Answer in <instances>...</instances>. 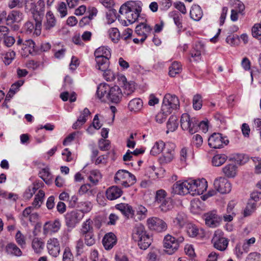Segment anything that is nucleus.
<instances>
[{
	"instance_id": "1",
	"label": "nucleus",
	"mask_w": 261,
	"mask_h": 261,
	"mask_svg": "<svg viewBox=\"0 0 261 261\" xmlns=\"http://www.w3.org/2000/svg\"><path fill=\"white\" fill-rule=\"evenodd\" d=\"M142 8L140 2L129 1L123 4L120 8L119 13L124 15L127 22L124 20V25H128L135 22L138 19Z\"/></svg>"
},
{
	"instance_id": "2",
	"label": "nucleus",
	"mask_w": 261,
	"mask_h": 261,
	"mask_svg": "<svg viewBox=\"0 0 261 261\" xmlns=\"http://www.w3.org/2000/svg\"><path fill=\"white\" fill-rule=\"evenodd\" d=\"M132 238L135 241L138 242V245L141 249H146L151 243V239L147 233L144 226L141 223H138L135 226L133 230Z\"/></svg>"
},
{
	"instance_id": "3",
	"label": "nucleus",
	"mask_w": 261,
	"mask_h": 261,
	"mask_svg": "<svg viewBox=\"0 0 261 261\" xmlns=\"http://www.w3.org/2000/svg\"><path fill=\"white\" fill-rule=\"evenodd\" d=\"M184 241L183 237L177 238L173 237L170 234H167L164 239V251L169 255L174 253L178 249L179 244Z\"/></svg>"
},
{
	"instance_id": "4",
	"label": "nucleus",
	"mask_w": 261,
	"mask_h": 261,
	"mask_svg": "<svg viewBox=\"0 0 261 261\" xmlns=\"http://www.w3.org/2000/svg\"><path fill=\"white\" fill-rule=\"evenodd\" d=\"M114 181L124 187H128L136 181L135 176L125 170H119L115 174Z\"/></svg>"
},
{
	"instance_id": "5",
	"label": "nucleus",
	"mask_w": 261,
	"mask_h": 261,
	"mask_svg": "<svg viewBox=\"0 0 261 261\" xmlns=\"http://www.w3.org/2000/svg\"><path fill=\"white\" fill-rule=\"evenodd\" d=\"M180 126L183 130H186L193 134L198 130V120L194 117H191L187 113L183 114L180 118Z\"/></svg>"
},
{
	"instance_id": "6",
	"label": "nucleus",
	"mask_w": 261,
	"mask_h": 261,
	"mask_svg": "<svg viewBox=\"0 0 261 261\" xmlns=\"http://www.w3.org/2000/svg\"><path fill=\"white\" fill-rule=\"evenodd\" d=\"M190 194L192 195H198L203 193L207 188V183L204 178L189 179Z\"/></svg>"
},
{
	"instance_id": "7",
	"label": "nucleus",
	"mask_w": 261,
	"mask_h": 261,
	"mask_svg": "<svg viewBox=\"0 0 261 261\" xmlns=\"http://www.w3.org/2000/svg\"><path fill=\"white\" fill-rule=\"evenodd\" d=\"M179 107V101L175 95L170 94L165 95L162 106V111H164L167 114H171L173 110L177 109Z\"/></svg>"
},
{
	"instance_id": "8",
	"label": "nucleus",
	"mask_w": 261,
	"mask_h": 261,
	"mask_svg": "<svg viewBox=\"0 0 261 261\" xmlns=\"http://www.w3.org/2000/svg\"><path fill=\"white\" fill-rule=\"evenodd\" d=\"M229 141L226 137H223L220 133H214L210 136L208 139V146L213 148H223L226 145Z\"/></svg>"
},
{
	"instance_id": "9",
	"label": "nucleus",
	"mask_w": 261,
	"mask_h": 261,
	"mask_svg": "<svg viewBox=\"0 0 261 261\" xmlns=\"http://www.w3.org/2000/svg\"><path fill=\"white\" fill-rule=\"evenodd\" d=\"M34 19L35 24H34L30 21H28L23 27V31L27 34L38 36L41 33L42 23L41 20L37 19L36 18Z\"/></svg>"
},
{
	"instance_id": "10",
	"label": "nucleus",
	"mask_w": 261,
	"mask_h": 261,
	"mask_svg": "<svg viewBox=\"0 0 261 261\" xmlns=\"http://www.w3.org/2000/svg\"><path fill=\"white\" fill-rule=\"evenodd\" d=\"M212 241L214 247L222 251L226 249L229 242L227 239L224 237L223 232L219 230L215 231Z\"/></svg>"
},
{
	"instance_id": "11",
	"label": "nucleus",
	"mask_w": 261,
	"mask_h": 261,
	"mask_svg": "<svg viewBox=\"0 0 261 261\" xmlns=\"http://www.w3.org/2000/svg\"><path fill=\"white\" fill-rule=\"evenodd\" d=\"M83 213L79 211L68 212L65 216V222L69 227L73 228L83 218Z\"/></svg>"
},
{
	"instance_id": "12",
	"label": "nucleus",
	"mask_w": 261,
	"mask_h": 261,
	"mask_svg": "<svg viewBox=\"0 0 261 261\" xmlns=\"http://www.w3.org/2000/svg\"><path fill=\"white\" fill-rule=\"evenodd\" d=\"M147 223L150 229L158 232L165 231L167 228L166 222L158 217H151L148 219Z\"/></svg>"
},
{
	"instance_id": "13",
	"label": "nucleus",
	"mask_w": 261,
	"mask_h": 261,
	"mask_svg": "<svg viewBox=\"0 0 261 261\" xmlns=\"http://www.w3.org/2000/svg\"><path fill=\"white\" fill-rule=\"evenodd\" d=\"M46 247L49 254L53 257H56L59 255L61 247L59 241L57 238L48 239L46 243Z\"/></svg>"
},
{
	"instance_id": "14",
	"label": "nucleus",
	"mask_w": 261,
	"mask_h": 261,
	"mask_svg": "<svg viewBox=\"0 0 261 261\" xmlns=\"http://www.w3.org/2000/svg\"><path fill=\"white\" fill-rule=\"evenodd\" d=\"M214 186L216 190L222 194L228 193L231 189V184L224 177H221L216 179Z\"/></svg>"
},
{
	"instance_id": "15",
	"label": "nucleus",
	"mask_w": 261,
	"mask_h": 261,
	"mask_svg": "<svg viewBox=\"0 0 261 261\" xmlns=\"http://www.w3.org/2000/svg\"><path fill=\"white\" fill-rule=\"evenodd\" d=\"M203 219L205 224L212 228H215L218 226L221 222L220 217L216 214L215 211L210 212L203 215Z\"/></svg>"
},
{
	"instance_id": "16",
	"label": "nucleus",
	"mask_w": 261,
	"mask_h": 261,
	"mask_svg": "<svg viewBox=\"0 0 261 261\" xmlns=\"http://www.w3.org/2000/svg\"><path fill=\"white\" fill-rule=\"evenodd\" d=\"M175 145L173 143H167L165 147V151L160 158V161L162 164L171 162L174 156Z\"/></svg>"
},
{
	"instance_id": "17",
	"label": "nucleus",
	"mask_w": 261,
	"mask_h": 261,
	"mask_svg": "<svg viewBox=\"0 0 261 261\" xmlns=\"http://www.w3.org/2000/svg\"><path fill=\"white\" fill-rule=\"evenodd\" d=\"M44 3L42 0H39L37 3H34L32 1L27 0L25 3V8L27 10H29L31 12L33 15L34 18H35V15L37 14L40 15L39 11H43L44 8Z\"/></svg>"
},
{
	"instance_id": "18",
	"label": "nucleus",
	"mask_w": 261,
	"mask_h": 261,
	"mask_svg": "<svg viewBox=\"0 0 261 261\" xmlns=\"http://www.w3.org/2000/svg\"><path fill=\"white\" fill-rule=\"evenodd\" d=\"M172 192L175 194L186 195L190 194L188 179L184 181H178L172 187Z\"/></svg>"
},
{
	"instance_id": "19",
	"label": "nucleus",
	"mask_w": 261,
	"mask_h": 261,
	"mask_svg": "<svg viewBox=\"0 0 261 261\" xmlns=\"http://www.w3.org/2000/svg\"><path fill=\"white\" fill-rule=\"evenodd\" d=\"M108 100L114 103H119L122 98V93L121 89L117 86L110 87L109 92L107 95Z\"/></svg>"
},
{
	"instance_id": "20",
	"label": "nucleus",
	"mask_w": 261,
	"mask_h": 261,
	"mask_svg": "<svg viewBox=\"0 0 261 261\" xmlns=\"http://www.w3.org/2000/svg\"><path fill=\"white\" fill-rule=\"evenodd\" d=\"M151 31V27L146 23H141L135 29V32L141 37V42H143Z\"/></svg>"
},
{
	"instance_id": "21",
	"label": "nucleus",
	"mask_w": 261,
	"mask_h": 261,
	"mask_svg": "<svg viewBox=\"0 0 261 261\" xmlns=\"http://www.w3.org/2000/svg\"><path fill=\"white\" fill-rule=\"evenodd\" d=\"M61 227V223L58 219L53 221L46 222L43 228L44 234H51L58 231Z\"/></svg>"
},
{
	"instance_id": "22",
	"label": "nucleus",
	"mask_w": 261,
	"mask_h": 261,
	"mask_svg": "<svg viewBox=\"0 0 261 261\" xmlns=\"http://www.w3.org/2000/svg\"><path fill=\"white\" fill-rule=\"evenodd\" d=\"M57 23V19L53 13L50 11L47 12L43 21L44 30L47 31H50L56 25Z\"/></svg>"
},
{
	"instance_id": "23",
	"label": "nucleus",
	"mask_w": 261,
	"mask_h": 261,
	"mask_svg": "<svg viewBox=\"0 0 261 261\" xmlns=\"http://www.w3.org/2000/svg\"><path fill=\"white\" fill-rule=\"evenodd\" d=\"M33 234L34 237L32 239V248L35 253L41 254L44 247V243L41 238L36 237L35 230L33 231Z\"/></svg>"
},
{
	"instance_id": "24",
	"label": "nucleus",
	"mask_w": 261,
	"mask_h": 261,
	"mask_svg": "<svg viewBox=\"0 0 261 261\" xmlns=\"http://www.w3.org/2000/svg\"><path fill=\"white\" fill-rule=\"evenodd\" d=\"M117 238L116 236L112 232L106 234L102 239V244L106 250L112 249L116 244Z\"/></svg>"
},
{
	"instance_id": "25",
	"label": "nucleus",
	"mask_w": 261,
	"mask_h": 261,
	"mask_svg": "<svg viewBox=\"0 0 261 261\" xmlns=\"http://www.w3.org/2000/svg\"><path fill=\"white\" fill-rule=\"evenodd\" d=\"M35 46V42L31 39L26 40L24 41L21 47L20 52L22 56L27 57L29 54L34 51Z\"/></svg>"
},
{
	"instance_id": "26",
	"label": "nucleus",
	"mask_w": 261,
	"mask_h": 261,
	"mask_svg": "<svg viewBox=\"0 0 261 261\" xmlns=\"http://www.w3.org/2000/svg\"><path fill=\"white\" fill-rule=\"evenodd\" d=\"M122 193L121 189L117 186H112L107 189L106 196L108 199L113 200L120 197Z\"/></svg>"
},
{
	"instance_id": "27",
	"label": "nucleus",
	"mask_w": 261,
	"mask_h": 261,
	"mask_svg": "<svg viewBox=\"0 0 261 261\" xmlns=\"http://www.w3.org/2000/svg\"><path fill=\"white\" fill-rule=\"evenodd\" d=\"M110 86L107 84H100L97 89L96 94L99 99L102 101L108 100V94L109 92Z\"/></svg>"
},
{
	"instance_id": "28",
	"label": "nucleus",
	"mask_w": 261,
	"mask_h": 261,
	"mask_svg": "<svg viewBox=\"0 0 261 261\" xmlns=\"http://www.w3.org/2000/svg\"><path fill=\"white\" fill-rule=\"evenodd\" d=\"M143 101L139 98H135L131 100L128 105V108L130 111L138 112L143 107Z\"/></svg>"
},
{
	"instance_id": "29",
	"label": "nucleus",
	"mask_w": 261,
	"mask_h": 261,
	"mask_svg": "<svg viewBox=\"0 0 261 261\" xmlns=\"http://www.w3.org/2000/svg\"><path fill=\"white\" fill-rule=\"evenodd\" d=\"M174 201L170 197L164 200V202L158 205L159 208L163 213H167L170 211L174 207Z\"/></svg>"
},
{
	"instance_id": "30",
	"label": "nucleus",
	"mask_w": 261,
	"mask_h": 261,
	"mask_svg": "<svg viewBox=\"0 0 261 261\" xmlns=\"http://www.w3.org/2000/svg\"><path fill=\"white\" fill-rule=\"evenodd\" d=\"M166 144L162 140L156 141L150 150V154L152 155L156 156L160 154L165 148Z\"/></svg>"
},
{
	"instance_id": "31",
	"label": "nucleus",
	"mask_w": 261,
	"mask_h": 261,
	"mask_svg": "<svg viewBox=\"0 0 261 261\" xmlns=\"http://www.w3.org/2000/svg\"><path fill=\"white\" fill-rule=\"evenodd\" d=\"M6 251L9 254L20 256L22 255V251L14 243H9L6 246Z\"/></svg>"
},
{
	"instance_id": "32",
	"label": "nucleus",
	"mask_w": 261,
	"mask_h": 261,
	"mask_svg": "<svg viewBox=\"0 0 261 261\" xmlns=\"http://www.w3.org/2000/svg\"><path fill=\"white\" fill-rule=\"evenodd\" d=\"M223 172L227 177H233L237 174V167L234 163L229 164L223 168Z\"/></svg>"
},
{
	"instance_id": "33",
	"label": "nucleus",
	"mask_w": 261,
	"mask_h": 261,
	"mask_svg": "<svg viewBox=\"0 0 261 261\" xmlns=\"http://www.w3.org/2000/svg\"><path fill=\"white\" fill-rule=\"evenodd\" d=\"M123 82V93L124 94L128 96L132 94L135 90V84L133 82H127L126 81V78L123 76L122 77Z\"/></svg>"
},
{
	"instance_id": "34",
	"label": "nucleus",
	"mask_w": 261,
	"mask_h": 261,
	"mask_svg": "<svg viewBox=\"0 0 261 261\" xmlns=\"http://www.w3.org/2000/svg\"><path fill=\"white\" fill-rule=\"evenodd\" d=\"M203 15V12L200 7L195 5L191 8L190 16L191 18L195 21H199Z\"/></svg>"
},
{
	"instance_id": "35",
	"label": "nucleus",
	"mask_w": 261,
	"mask_h": 261,
	"mask_svg": "<svg viewBox=\"0 0 261 261\" xmlns=\"http://www.w3.org/2000/svg\"><path fill=\"white\" fill-rule=\"evenodd\" d=\"M169 197L167 196V193L165 190L163 189L158 190L155 193L154 203L158 205Z\"/></svg>"
},
{
	"instance_id": "36",
	"label": "nucleus",
	"mask_w": 261,
	"mask_h": 261,
	"mask_svg": "<svg viewBox=\"0 0 261 261\" xmlns=\"http://www.w3.org/2000/svg\"><path fill=\"white\" fill-rule=\"evenodd\" d=\"M23 19V14L19 11L13 10L8 15L7 21H10L11 22H19Z\"/></svg>"
},
{
	"instance_id": "37",
	"label": "nucleus",
	"mask_w": 261,
	"mask_h": 261,
	"mask_svg": "<svg viewBox=\"0 0 261 261\" xmlns=\"http://www.w3.org/2000/svg\"><path fill=\"white\" fill-rule=\"evenodd\" d=\"M95 57L107 58L111 57V51L109 48L106 46H101L96 49L94 53Z\"/></svg>"
},
{
	"instance_id": "38",
	"label": "nucleus",
	"mask_w": 261,
	"mask_h": 261,
	"mask_svg": "<svg viewBox=\"0 0 261 261\" xmlns=\"http://www.w3.org/2000/svg\"><path fill=\"white\" fill-rule=\"evenodd\" d=\"M109 59L107 58L95 57L96 67L99 70H105L109 68Z\"/></svg>"
},
{
	"instance_id": "39",
	"label": "nucleus",
	"mask_w": 261,
	"mask_h": 261,
	"mask_svg": "<svg viewBox=\"0 0 261 261\" xmlns=\"http://www.w3.org/2000/svg\"><path fill=\"white\" fill-rule=\"evenodd\" d=\"M102 178V175L98 170H93L90 172L88 179L93 185H96Z\"/></svg>"
},
{
	"instance_id": "40",
	"label": "nucleus",
	"mask_w": 261,
	"mask_h": 261,
	"mask_svg": "<svg viewBox=\"0 0 261 261\" xmlns=\"http://www.w3.org/2000/svg\"><path fill=\"white\" fill-rule=\"evenodd\" d=\"M182 70V67L180 63L175 61L172 63L169 67V74L171 77H174L177 74L180 73Z\"/></svg>"
},
{
	"instance_id": "41",
	"label": "nucleus",
	"mask_w": 261,
	"mask_h": 261,
	"mask_svg": "<svg viewBox=\"0 0 261 261\" xmlns=\"http://www.w3.org/2000/svg\"><path fill=\"white\" fill-rule=\"evenodd\" d=\"M187 216L184 213H178L175 218L173 222L175 225L179 228H181L186 223Z\"/></svg>"
},
{
	"instance_id": "42",
	"label": "nucleus",
	"mask_w": 261,
	"mask_h": 261,
	"mask_svg": "<svg viewBox=\"0 0 261 261\" xmlns=\"http://www.w3.org/2000/svg\"><path fill=\"white\" fill-rule=\"evenodd\" d=\"M93 221L90 219H87L82 224L81 233L84 234L88 233L93 232V228L92 227Z\"/></svg>"
},
{
	"instance_id": "43",
	"label": "nucleus",
	"mask_w": 261,
	"mask_h": 261,
	"mask_svg": "<svg viewBox=\"0 0 261 261\" xmlns=\"http://www.w3.org/2000/svg\"><path fill=\"white\" fill-rule=\"evenodd\" d=\"M108 33L109 38L113 43L118 42L120 38V34L118 29L116 28H111L109 30Z\"/></svg>"
},
{
	"instance_id": "44",
	"label": "nucleus",
	"mask_w": 261,
	"mask_h": 261,
	"mask_svg": "<svg viewBox=\"0 0 261 261\" xmlns=\"http://www.w3.org/2000/svg\"><path fill=\"white\" fill-rule=\"evenodd\" d=\"M118 208L128 217L135 215V211L133 210L132 207L128 204H119L118 205Z\"/></svg>"
},
{
	"instance_id": "45",
	"label": "nucleus",
	"mask_w": 261,
	"mask_h": 261,
	"mask_svg": "<svg viewBox=\"0 0 261 261\" xmlns=\"http://www.w3.org/2000/svg\"><path fill=\"white\" fill-rule=\"evenodd\" d=\"M227 159V156L224 154H216L213 158V165L216 167L220 166L226 162Z\"/></svg>"
},
{
	"instance_id": "46",
	"label": "nucleus",
	"mask_w": 261,
	"mask_h": 261,
	"mask_svg": "<svg viewBox=\"0 0 261 261\" xmlns=\"http://www.w3.org/2000/svg\"><path fill=\"white\" fill-rule=\"evenodd\" d=\"M167 128L171 132L174 131L178 127L177 118L175 115L170 117L167 124Z\"/></svg>"
},
{
	"instance_id": "47",
	"label": "nucleus",
	"mask_w": 261,
	"mask_h": 261,
	"mask_svg": "<svg viewBox=\"0 0 261 261\" xmlns=\"http://www.w3.org/2000/svg\"><path fill=\"white\" fill-rule=\"evenodd\" d=\"M136 212L137 219L139 220H141L146 217L147 210L144 206L140 205L136 208Z\"/></svg>"
},
{
	"instance_id": "48",
	"label": "nucleus",
	"mask_w": 261,
	"mask_h": 261,
	"mask_svg": "<svg viewBox=\"0 0 261 261\" xmlns=\"http://www.w3.org/2000/svg\"><path fill=\"white\" fill-rule=\"evenodd\" d=\"M15 240L17 243L21 247L24 248L26 245L25 237L18 230L15 235Z\"/></svg>"
},
{
	"instance_id": "49",
	"label": "nucleus",
	"mask_w": 261,
	"mask_h": 261,
	"mask_svg": "<svg viewBox=\"0 0 261 261\" xmlns=\"http://www.w3.org/2000/svg\"><path fill=\"white\" fill-rule=\"evenodd\" d=\"M187 232L190 237H195L198 233V229L195 225L189 223L187 226Z\"/></svg>"
},
{
	"instance_id": "50",
	"label": "nucleus",
	"mask_w": 261,
	"mask_h": 261,
	"mask_svg": "<svg viewBox=\"0 0 261 261\" xmlns=\"http://www.w3.org/2000/svg\"><path fill=\"white\" fill-rule=\"evenodd\" d=\"M255 208L256 203L255 202H249L244 211V216L247 217L251 215V214L255 211Z\"/></svg>"
},
{
	"instance_id": "51",
	"label": "nucleus",
	"mask_w": 261,
	"mask_h": 261,
	"mask_svg": "<svg viewBox=\"0 0 261 261\" xmlns=\"http://www.w3.org/2000/svg\"><path fill=\"white\" fill-rule=\"evenodd\" d=\"M193 106L195 110H198L202 107V97L200 95L196 94L194 96L193 99Z\"/></svg>"
},
{
	"instance_id": "52",
	"label": "nucleus",
	"mask_w": 261,
	"mask_h": 261,
	"mask_svg": "<svg viewBox=\"0 0 261 261\" xmlns=\"http://www.w3.org/2000/svg\"><path fill=\"white\" fill-rule=\"evenodd\" d=\"M255 241L256 239L254 237H252L244 241L242 247L245 253H247L249 251L250 247L255 243Z\"/></svg>"
},
{
	"instance_id": "53",
	"label": "nucleus",
	"mask_w": 261,
	"mask_h": 261,
	"mask_svg": "<svg viewBox=\"0 0 261 261\" xmlns=\"http://www.w3.org/2000/svg\"><path fill=\"white\" fill-rule=\"evenodd\" d=\"M82 236L84 237L85 244L87 246H91L95 244V239L93 232L82 234Z\"/></svg>"
},
{
	"instance_id": "54",
	"label": "nucleus",
	"mask_w": 261,
	"mask_h": 261,
	"mask_svg": "<svg viewBox=\"0 0 261 261\" xmlns=\"http://www.w3.org/2000/svg\"><path fill=\"white\" fill-rule=\"evenodd\" d=\"M73 255L69 247H66L63 252V261H73Z\"/></svg>"
},
{
	"instance_id": "55",
	"label": "nucleus",
	"mask_w": 261,
	"mask_h": 261,
	"mask_svg": "<svg viewBox=\"0 0 261 261\" xmlns=\"http://www.w3.org/2000/svg\"><path fill=\"white\" fill-rule=\"evenodd\" d=\"M159 252L158 250H152L149 252L146 257L147 261H159Z\"/></svg>"
},
{
	"instance_id": "56",
	"label": "nucleus",
	"mask_w": 261,
	"mask_h": 261,
	"mask_svg": "<svg viewBox=\"0 0 261 261\" xmlns=\"http://www.w3.org/2000/svg\"><path fill=\"white\" fill-rule=\"evenodd\" d=\"M38 189V187L35 185H33L32 186H30L28 189L25 191L24 194V197L26 199L31 198L34 194L36 192L37 190Z\"/></svg>"
},
{
	"instance_id": "57",
	"label": "nucleus",
	"mask_w": 261,
	"mask_h": 261,
	"mask_svg": "<svg viewBox=\"0 0 261 261\" xmlns=\"http://www.w3.org/2000/svg\"><path fill=\"white\" fill-rule=\"evenodd\" d=\"M169 114H167L166 112L161 110V111L159 112L155 116L156 122L159 123H163L166 120L167 116Z\"/></svg>"
},
{
	"instance_id": "58",
	"label": "nucleus",
	"mask_w": 261,
	"mask_h": 261,
	"mask_svg": "<svg viewBox=\"0 0 261 261\" xmlns=\"http://www.w3.org/2000/svg\"><path fill=\"white\" fill-rule=\"evenodd\" d=\"M81 211L80 212L84 213H87L89 212L92 208V203L89 201H85L81 203Z\"/></svg>"
},
{
	"instance_id": "59",
	"label": "nucleus",
	"mask_w": 261,
	"mask_h": 261,
	"mask_svg": "<svg viewBox=\"0 0 261 261\" xmlns=\"http://www.w3.org/2000/svg\"><path fill=\"white\" fill-rule=\"evenodd\" d=\"M15 57V53L14 51H11L7 53L4 57V62L6 65L10 64Z\"/></svg>"
},
{
	"instance_id": "60",
	"label": "nucleus",
	"mask_w": 261,
	"mask_h": 261,
	"mask_svg": "<svg viewBox=\"0 0 261 261\" xmlns=\"http://www.w3.org/2000/svg\"><path fill=\"white\" fill-rule=\"evenodd\" d=\"M110 142L108 140L101 139L99 141V148L101 150H108L110 149Z\"/></svg>"
},
{
	"instance_id": "61",
	"label": "nucleus",
	"mask_w": 261,
	"mask_h": 261,
	"mask_svg": "<svg viewBox=\"0 0 261 261\" xmlns=\"http://www.w3.org/2000/svg\"><path fill=\"white\" fill-rule=\"evenodd\" d=\"M39 175L46 183H47L49 180L50 173L47 168L42 169L39 173Z\"/></svg>"
},
{
	"instance_id": "62",
	"label": "nucleus",
	"mask_w": 261,
	"mask_h": 261,
	"mask_svg": "<svg viewBox=\"0 0 261 261\" xmlns=\"http://www.w3.org/2000/svg\"><path fill=\"white\" fill-rule=\"evenodd\" d=\"M246 261H261V255L257 252H252L249 254Z\"/></svg>"
},
{
	"instance_id": "63",
	"label": "nucleus",
	"mask_w": 261,
	"mask_h": 261,
	"mask_svg": "<svg viewBox=\"0 0 261 261\" xmlns=\"http://www.w3.org/2000/svg\"><path fill=\"white\" fill-rule=\"evenodd\" d=\"M203 143V139L202 137L196 134L193 137V144L197 148H199Z\"/></svg>"
},
{
	"instance_id": "64",
	"label": "nucleus",
	"mask_w": 261,
	"mask_h": 261,
	"mask_svg": "<svg viewBox=\"0 0 261 261\" xmlns=\"http://www.w3.org/2000/svg\"><path fill=\"white\" fill-rule=\"evenodd\" d=\"M252 33L254 37H260L261 36V24H255L252 29Z\"/></svg>"
}]
</instances>
